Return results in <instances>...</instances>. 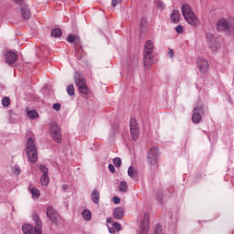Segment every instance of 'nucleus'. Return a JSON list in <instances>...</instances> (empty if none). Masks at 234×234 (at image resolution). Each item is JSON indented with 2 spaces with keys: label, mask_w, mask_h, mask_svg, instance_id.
Returning <instances> with one entry per match:
<instances>
[{
  "label": "nucleus",
  "mask_w": 234,
  "mask_h": 234,
  "mask_svg": "<svg viewBox=\"0 0 234 234\" xmlns=\"http://www.w3.org/2000/svg\"><path fill=\"white\" fill-rule=\"evenodd\" d=\"M158 162V147L154 146L150 148L148 152V164L150 165H156Z\"/></svg>",
  "instance_id": "nucleus-9"
},
{
  "label": "nucleus",
  "mask_w": 234,
  "mask_h": 234,
  "mask_svg": "<svg viewBox=\"0 0 234 234\" xmlns=\"http://www.w3.org/2000/svg\"><path fill=\"white\" fill-rule=\"evenodd\" d=\"M33 220L36 224V228L32 227L30 224H25L22 226V231L24 234H41V229L43 225L41 224V219L37 214L33 215Z\"/></svg>",
  "instance_id": "nucleus-2"
},
{
  "label": "nucleus",
  "mask_w": 234,
  "mask_h": 234,
  "mask_svg": "<svg viewBox=\"0 0 234 234\" xmlns=\"http://www.w3.org/2000/svg\"><path fill=\"white\" fill-rule=\"evenodd\" d=\"M53 109H54V111H60L61 110V104H59L58 102L53 104Z\"/></svg>",
  "instance_id": "nucleus-37"
},
{
  "label": "nucleus",
  "mask_w": 234,
  "mask_h": 234,
  "mask_svg": "<svg viewBox=\"0 0 234 234\" xmlns=\"http://www.w3.org/2000/svg\"><path fill=\"white\" fill-rule=\"evenodd\" d=\"M181 12L184 19L190 25V27H197L200 24V20L195 16V12L189 4H183Z\"/></svg>",
  "instance_id": "nucleus-1"
},
{
  "label": "nucleus",
  "mask_w": 234,
  "mask_h": 234,
  "mask_svg": "<svg viewBox=\"0 0 234 234\" xmlns=\"http://www.w3.org/2000/svg\"><path fill=\"white\" fill-rule=\"evenodd\" d=\"M113 165H115V167H120L122 165V159L120 157L114 158Z\"/></svg>",
  "instance_id": "nucleus-29"
},
{
  "label": "nucleus",
  "mask_w": 234,
  "mask_h": 234,
  "mask_svg": "<svg viewBox=\"0 0 234 234\" xmlns=\"http://www.w3.org/2000/svg\"><path fill=\"white\" fill-rule=\"evenodd\" d=\"M51 36L52 37H61L63 31H61V28H54L51 30Z\"/></svg>",
  "instance_id": "nucleus-22"
},
{
  "label": "nucleus",
  "mask_w": 234,
  "mask_h": 234,
  "mask_svg": "<svg viewBox=\"0 0 234 234\" xmlns=\"http://www.w3.org/2000/svg\"><path fill=\"white\" fill-rule=\"evenodd\" d=\"M107 222H109V218L107 219Z\"/></svg>",
  "instance_id": "nucleus-47"
},
{
  "label": "nucleus",
  "mask_w": 234,
  "mask_h": 234,
  "mask_svg": "<svg viewBox=\"0 0 234 234\" xmlns=\"http://www.w3.org/2000/svg\"><path fill=\"white\" fill-rule=\"evenodd\" d=\"M168 56H169L170 58H174V56H175V51H173V49H169V51H168Z\"/></svg>",
  "instance_id": "nucleus-40"
},
{
  "label": "nucleus",
  "mask_w": 234,
  "mask_h": 234,
  "mask_svg": "<svg viewBox=\"0 0 234 234\" xmlns=\"http://www.w3.org/2000/svg\"><path fill=\"white\" fill-rule=\"evenodd\" d=\"M8 113L10 114V116H14L16 114L12 110L8 111Z\"/></svg>",
  "instance_id": "nucleus-44"
},
{
  "label": "nucleus",
  "mask_w": 234,
  "mask_h": 234,
  "mask_svg": "<svg viewBox=\"0 0 234 234\" xmlns=\"http://www.w3.org/2000/svg\"><path fill=\"white\" fill-rule=\"evenodd\" d=\"M217 30L218 32H225L228 36L234 34V21L226 20V18H220L217 22Z\"/></svg>",
  "instance_id": "nucleus-3"
},
{
  "label": "nucleus",
  "mask_w": 234,
  "mask_h": 234,
  "mask_svg": "<svg viewBox=\"0 0 234 234\" xmlns=\"http://www.w3.org/2000/svg\"><path fill=\"white\" fill-rule=\"evenodd\" d=\"M142 21H144V18H142Z\"/></svg>",
  "instance_id": "nucleus-46"
},
{
  "label": "nucleus",
  "mask_w": 234,
  "mask_h": 234,
  "mask_svg": "<svg viewBox=\"0 0 234 234\" xmlns=\"http://www.w3.org/2000/svg\"><path fill=\"white\" fill-rule=\"evenodd\" d=\"M164 231L162 230V225L157 224L155 226L154 234H163Z\"/></svg>",
  "instance_id": "nucleus-31"
},
{
  "label": "nucleus",
  "mask_w": 234,
  "mask_h": 234,
  "mask_svg": "<svg viewBox=\"0 0 234 234\" xmlns=\"http://www.w3.org/2000/svg\"><path fill=\"white\" fill-rule=\"evenodd\" d=\"M176 32L177 34H184V27L182 25H179L176 27Z\"/></svg>",
  "instance_id": "nucleus-34"
},
{
  "label": "nucleus",
  "mask_w": 234,
  "mask_h": 234,
  "mask_svg": "<svg viewBox=\"0 0 234 234\" xmlns=\"http://www.w3.org/2000/svg\"><path fill=\"white\" fill-rule=\"evenodd\" d=\"M108 167H109L111 173H115V172H116V168H114V165H109Z\"/></svg>",
  "instance_id": "nucleus-38"
},
{
  "label": "nucleus",
  "mask_w": 234,
  "mask_h": 234,
  "mask_svg": "<svg viewBox=\"0 0 234 234\" xmlns=\"http://www.w3.org/2000/svg\"><path fill=\"white\" fill-rule=\"evenodd\" d=\"M50 133L57 144L61 143V130H59V126L56 122L50 123Z\"/></svg>",
  "instance_id": "nucleus-8"
},
{
  "label": "nucleus",
  "mask_w": 234,
  "mask_h": 234,
  "mask_svg": "<svg viewBox=\"0 0 234 234\" xmlns=\"http://www.w3.org/2000/svg\"><path fill=\"white\" fill-rule=\"evenodd\" d=\"M20 12L23 19H30V9L27 5L22 6Z\"/></svg>",
  "instance_id": "nucleus-19"
},
{
  "label": "nucleus",
  "mask_w": 234,
  "mask_h": 234,
  "mask_svg": "<svg viewBox=\"0 0 234 234\" xmlns=\"http://www.w3.org/2000/svg\"><path fill=\"white\" fill-rule=\"evenodd\" d=\"M128 175L131 176V178H134L136 172L134 171V168L133 166H130L128 168Z\"/></svg>",
  "instance_id": "nucleus-30"
},
{
  "label": "nucleus",
  "mask_w": 234,
  "mask_h": 234,
  "mask_svg": "<svg viewBox=\"0 0 234 234\" xmlns=\"http://www.w3.org/2000/svg\"><path fill=\"white\" fill-rule=\"evenodd\" d=\"M16 5H23V0H13Z\"/></svg>",
  "instance_id": "nucleus-41"
},
{
  "label": "nucleus",
  "mask_w": 234,
  "mask_h": 234,
  "mask_svg": "<svg viewBox=\"0 0 234 234\" xmlns=\"http://www.w3.org/2000/svg\"><path fill=\"white\" fill-rule=\"evenodd\" d=\"M197 67H198L199 72H201V74H206V72L209 69V63H207V60H206V59L199 58L197 60Z\"/></svg>",
  "instance_id": "nucleus-15"
},
{
  "label": "nucleus",
  "mask_w": 234,
  "mask_h": 234,
  "mask_svg": "<svg viewBox=\"0 0 234 234\" xmlns=\"http://www.w3.org/2000/svg\"><path fill=\"white\" fill-rule=\"evenodd\" d=\"M206 37L211 48H213V50H217V48H218V37H215L213 33H209V32L206 33Z\"/></svg>",
  "instance_id": "nucleus-12"
},
{
  "label": "nucleus",
  "mask_w": 234,
  "mask_h": 234,
  "mask_svg": "<svg viewBox=\"0 0 234 234\" xmlns=\"http://www.w3.org/2000/svg\"><path fill=\"white\" fill-rule=\"evenodd\" d=\"M67 92L69 96H74L75 94V90H74V85L70 84L67 87Z\"/></svg>",
  "instance_id": "nucleus-27"
},
{
  "label": "nucleus",
  "mask_w": 234,
  "mask_h": 234,
  "mask_svg": "<svg viewBox=\"0 0 234 234\" xmlns=\"http://www.w3.org/2000/svg\"><path fill=\"white\" fill-rule=\"evenodd\" d=\"M172 23H178L180 21V11L178 9H174L170 16Z\"/></svg>",
  "instance_id": "nucleus-18"
},
{
  "label": "nucleus",
  "mask_w": 234,
  "mask_h": 234,
  "mask_svg": "<svg viewBox=\"0 0 234 234\" xmlns=\"http://www.w3.org/2000/svg\"><path fill=\"white\" fill-rule=\"evenodd\" d=\"M112 226L114 229H116L117 231H121L122 230V225L118 222H113Z\"/></svg>",
  "instance_id": "nucleus-35"
},
{
  "label": "nucleus",
  "mask_w": 234,
  "mask_h": 234,
  "mask_svg": "<svg viewBox=\"0 0 234 234\" xmlns=\"http://www.w3.org/2000/svg\"><path fill=\"white\" fill-rule=\"evenodd\" d=\"M123 213H125V209L122 207H118L113 210V218L115 220H122V218H123Z\"/></svg>",
  "instance_id": "nucleus-17"
},
{
  "label": "nucleus",
  "mask_w": 234,
  "mask_h": 234,
  "mask_svg": "<svg viewBox=\"0 0 234 234\" xmlns=\"http://www.w3.org/2000/svg\"><path fill=\"white\" fill-rule=\"evenodd\" d=\"M154 46H153V41L148 40L145 43L144 46V69L148 70L151 69V65H153V48Z\"/></svg>",
  "instance_id": "nucleus-4"
},
{
  "label": "nucleus",
  "mask_w": 234,
  "mask_h": 234,
  "mask_svg": "<svg viewBox=\"0 0 234 234\" xmlns=\"http://www.w3.org/2000/svg\"><path fill=\"white\" fill-rule=\"evenodd\" d=\"M112 200H113V204H120V197L115 196L113 197Z\"/></svg>",
  "instance_id": "nucleus-39"
},
{
  "label": "nucleus",
  "mask_w": 234,
  "mask_h": 234,
  "mask_svg": "<svg viewBox=\"0 0 234 234\" xmlns=\"http://www.w3.org/2000/svg\"><path fill=\"white\" fill-rule=\"evenodd\" d=\"M12 171L14 175H21V168L17 165L13 166Z\"/></svg>",
  "instance_id": "nucleus-32"
},
{
  "label": "nucleus",
  "mask_w": 234,
  "mask_h": 234,
  "mask_svg": "<svg viewBox=\"0 0 234 234\" xmlns=\"http://www.w3.org/2000/svg\"><path fill=\"white\" fill-rule=\"evenodd\" d=\"M130 133L132 134L133 140H138L140 128L138 127V122H136V120L130 121Z\"/></svg>",
  "instance_id": "nucleus-10"
},
{
  "label": "nucleus",
  "mask_w": 234,
  "mask_h": 234,
  "mask_svg": "<svg viewBox=\"0 0 234 234\" xmlns=\"http://www.w3.org/2000/svg\"><path fill=\"white\" fill-rule=\"evenodd\" d=\"M27 116L30 120H36V118H38L39 113L36 110H31L27 112Z\"/></svg>",
  "instance_id": "nucleus-25"
},
{
  "label": "nucleus",
  "mask_w": 234,
  "mask_h": 234,
  "mask_svg": "<svg viewBox=\"0 0 234 234\" xmlns=\"http://www.w3.org/2000/svg\"><path fill=\"white\" fill-rule=\"evenodd\" d=\"M162 197H163L162 193H159L157 195V198L160 200V202H162Z\"/></svg>",
  "instance_id": "nucleus-43"
},
{
  "label": "nucleus",
  "mask_w": 234,
  "mask_h": 234,
  "mask_svg": "<svg viewBox=\"0 0 234 234\" xmlns=\"http://www.w3.org/2000/svg\"><path fill=\"white\" fill-rule=\"evenodd\" d=\"M62 189H63L64 191H67V189H69V187L67 186V185H63V186H62Z\"/></svg>",
  "instance_id": "nucleus-45"
},
{
  "label": "nucleus",
  "mask_w": 234,
  "mask_h": 234,
  "mask_svg": "<svg viewBox=\"0 0 234 234\" xmlns=\"http://www.w3.org/2000/svg\"><path fill=\"white\" fill-rule=\"evenodd\" d=\"M31 195L33 198H39V195H40L39 189L36 187L31 188Z\"/></svg>",
  "instance_id": "nucleus-26"
},
{
  "label": "nucleus",
  "mask_w": 234,
  "mask_h": 234,
  "mask_svg": "<svg viewBox=\"0 0 234 234\" xmlns=\"http://www.w3.org/2000/svg\"><path fill=\"white\" fill-rule=\"evenodd\" d=\"M91 199L94 204H100V191L98 189L92 190Z\"/></svg>",
  "instance_id": "nucleus-21"
},
{
  "label": "nucleus",
  "mask_w": 234,
  "mask_h": 234,
  "mask_svg": "<svg viewBox=\"0 0 234 234\" xmlns=\"http://www.w3.org/2000/svg\"><path fill=\"white\" fill-rule=\"evenodd\" d=\"M128 186H127V182L125 181H122L120 184H119V191L121 193H127V189H128Z\"/></svg>",
  "instance_id": "nucleus-24"
},
{
  "label": "nucleus",
  "mask_w": 234,
  "mask_h": 234,
  "mask_svg": "<svg viewBox=\"0 0 234 234\" xmlns=\"http://www.w3.org/2000/svg\"><path fill=\"white\" fill-rule=\"evenodd\" d=\"M39 171L40 173H42V176L40 177L41 186H48V184H50V177H48V168L45 165H40Z\"/></svg>",
  "instance_id": "nucleus-7"
},
{
  "label": "nucleus",
  "mask_w": 234,
  "mask_h": 234,
  "mask_svg": "<svg viewBox=\"0 0 234 234\" xmlns=\"http://www.w3.org/2000/svg\"><path fill=\"white\" fill-rule=\"evenodd\" d=\"M120 3H122V0H112V6H113V8H116V6L120 5Z\"/></svg>",
  "instance_id": "nucleus-36"
},
{
  "label": "nucleus",
  "mask_w": 234,
  "mask_h": 234,
  "mask_svg": "<svg viewBox=\"0 0 234 234\" xmlns=\"http://www.w3.org/2000/svg\"><path fill=\"white\" fill-rule=\"evenodd\" d=\"M26 153L32 164H36V162H37V148L36 147V144L34 143V139L32 137L27 139Z\"/></svg>",
  "instance_id": "nucleus-5"
},
{
  "label": "nucleus",
  "mask_w": 234,
  "mask_h": 234,
  "mask_svg": "<svg viewBox=\"0 0 234 234\" xmlns=\"http://www.w3.org/2000/svg\"><path fill=\"white\" fill-rule=\"evenodd\" d=\"M149 233V212H145L140 227V234Z\"/></svg>",
  "instance_id": "nucleus-14"
},
{
  "label": "nucleus",
  "mask_w": 234,
  "mask_h": 234,
  "mask_svg": "<svg viewBox=\"0 0 234 234\" xmlns=\"http://www.w3.org/2000/svg\"><path fill=\"white\" fill-rule=\"evenodd\" d=\"M16 61H17V54L12 52V51H8L5 53V62L8 65H14V63H16Z\"/></svg>",
  "instance_id": "nucleus-16"
},
{
  "label": "nucleus",
  "mask_w": 234,
  "mask_h": 234,
  "mask_svg": "<svg viewBox=\"0 0 234 234\" xmlns=\"http://www.w3.org/2000/svg\"><path fill=\"white\" fill-rule=\"evenodd\" d=\"M67 41L69 43H74L75 45H80V43H81V39H80V37L76 35H69Z\"/></svg>",
  "instance_id": "nucleus-20"
},
{
  "label": "nucleus",
  "mask_w": 234,
  "mask_h": 234,
  "mask_svg": "<svg viewBox=\"0 0 234 234\" xmlns=\"http://www.w3.org/2000/svg\"><path fill=\"white\" fill-rule=\"evenodd\" d=\"M156 5L157 7H159L161 10H165V4H164V2H162L161 0H158L156 2Z\"/></svg>",
  "instance_id": "nucleus-33"
},
{
  "label": "nucleus",
  "mask_w": 234,
  "mask_h": 234,
  "mask_svg": "<svg viewBox=\"0 0 234 234\" xmlns=\"http://www.w3.org/2000/svg\"><path fill=\"white\" fill-rule=\"evenodd\" d=\"M108 229H109V233H111V234L116 233V231L114 230V229H112V228H111V227H109Z\"/></svg>",
  "instance_id": "nucleus-42"
},
{
  "label": "nucleus",
  "mask_w": 234,
  "mask_h": 234,
  "mask_svg": "<svg viewBox=\"0 0 234 234\" xmlns=\"http://www.w3.org/2000/svg\"><path fill=\"white\" fill-rule=\"evenodd\" d=\"M2 105L4 107H8L10 105V98L9 97H5L3 100H2Z\"/></svg>",
  "instance_id": "nucleus-28"
},
{
  "label": "nucleus",
  "mask_w": 234,
  "mask_h": 234,
  "mask_svg": "<svg viewBox=\"0 0 234 234\" xmlns=\"http://www.w3.org/2000/svg\"><path fill=\"white\" fill-rule=\"evenodd\" d=\"M202 114H204V108H194L192 114L193 123H200V122H202Z\"/></svg>",
  "instance_id": "nucleus-13"
},
{
  "label": "nucleus",
  "mask_w": 234,
  "mask_h": 234,
  "mask_svg": "<svg viewBox=\"0 0 234 234\" xmlns=\"http://www.w3.org/2000/svg\"><path fill=\"white\" fill-rule=\"evenodd\" d=\"M82 217H83L84 220H91L92 212H90V210H89V209H84L82 212Z\"/></svg>",
  "instance_id": "nucleus-23"
},
{
  "label": "nucleus",
  "mask_w": 234,
  "mask_h": 234,
  "mask_svg": "<svg viewBox=\"0 0 234 234\" xmlns=\"http://www.w3.org/2000/svg\"><path fill=\"white\" fill-rule=\"evenodd\" d=\"M46 215L49 218V220L53 222V224H58V218H59V214H58V211L54 209V207H48Z\"/></svg>",
  "instance_id": "nucleus-11"
},
{
  "label": "nucleus",
  "mask_w": 234,
  "mask_h": 234,
  "mask_svg": "<svg viewBox=\"0 0 234 234\" xmlns=\"http://www.w3.org/2000/svg\"><path fill=\"white\" fill-rule=\"evenodd\" d=\"M74 81L79 92L84 96H88L90 92L89 86H87V81H85V79L80 72L75 73Z\"/></svg>",
  "instance_id": "nucleus-6"
}]
</instances>
